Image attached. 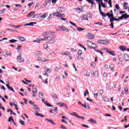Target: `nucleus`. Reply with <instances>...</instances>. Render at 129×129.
I'll return each mask as SVG.
<instances>
[{
  "label": "nucleus",
  "instance_id": "37998d69",
  "mask_svg": "<svg viewBox=\"0 0 129 129\" xmlns=\"http://www.w3.org/2000/svg\"><path fill=\"white\" fill-rule=\"evenodd\" d=\"M43 36H48L49 35V31L42 33Z\"/></svg>",
  "mask_w": 129,
  "mask_h": 129
},
{
  "label": "nucleus",
  "instance_id": "864d4df0",
  "mask_svg": "<svg viewBox=\"0 0 129 129\" xmlns=\"http://www.w3.org/2000/svg\"><path fill=\"white\" fill-rule=\"evenodd\" d=\"M70 24H71V25H72L73 26H75L76 27H77V25H76V24H75V23H74L71 21H70Z\"/></svg>",
  "mask_w": 129,
  "mask_h": 129
},
{
  "label": "nucleus",
  "instance_id": "4c0bfd02",
  "mask_svg": "<svg viewBox=\"0 0 129 129\" xmlns=\"http://www.w3.org/2000/svg\"><path fill=\"white\" fill-rule=\"evenodd\" d=\"M38 96L40 98H43V97H44V95L42 93H39Z\"/></svg>",
  "mask_w": 129,
  "mask_h": 129
},
{
  "label": "nucleus",
  "instance_id": "f3484780",
  "mask_svg": "<svg viewBox=\"0 0 129 129\" xmlns=\"http://www.w3.org/2000/svg\"><path fill=\"white\" fill-rule=\"evenodd\" d=\"M35 12H31L27 15V17L28 18H32L33 16L35 15Z\"/></svg>",
  "mask_w": 129,
  "mask_h": 129
},
{
  "label": "nucleus",
  "instance_id": "c756f323",
  "mask_svg": "<svg viewBox=\"0 0 129 129\" xmlns=\"http://www.w3.org/2000/svg\"><path fill=\"white\" fill-rule=\"evenodd\" d=\"M35 55L37 56V57H40V56L42 55V52L41 51H37L35 53Z\"/></svg>",
  "mask_w": 129,
  "mask_h": 129
},
{
  "label": "nucleus",
  "instance_id": "b1692460",
  "mask_svg": "<svg viewBox=\"0 0 129 129\" xmlns=\"http://www.w3.org/2000/svg\"><path fill=\"white\" fill-rule=\"evenodd\" d=\"M18 38H19L20 41L21 42H25V41H26V38L24 37L18 36Z\"/></svg>",
  "mask_w": 129,
  "mask_h": 129
},
{
  "label": "nucleus",
  "instance_id": "dca6fc26",
  "mask_svg": "<svg viewBox=\"0 0 129 129\" xmlns=\"http://www.w3.org/2000/svg\"><path fill=\"white\" fill-rule=\"evenodd\" d=\"M37 40H33V42L34 43H38V44H40V42L41 41H44V38H37Z\"/></svg>",
  "mask_w": 129,
  "mask_h": 129
},
{
  "label": "nucleus",
  "instance_id": "f03ea898",
  "mask_svg": "<svg viewBox=\"0 0 129 129\" xmlns=\"http://www.w3.org/2000/svg\"><path fill=\"white\" fill-rule=\"evenodd\" d=\"M97 42L99 44H102V45L109 44V40H98Z\"/></svg>",
  "mask_w": 129,
  "mask_h": 129
},
{
  "label": "nucleus",
  "instance_id": "58836bf2",
  "mask_svg": "<svg viewBox=\"0 0 129 129\" xmlns=\"http://www.w3.org/2000/svg\"><path fill=\"white\" fill-rule=\"evenodd\" d=\"M49 36H54V35H55V32L53 31H49Z\"/></svg>",
  "mask_w": 129,
  "mask_h": 129
},
{
  "label": "nucleus",
  "instance_id": "9b49d317",
  "mask_svg": "<svg viewBox=\"0 0 129 129\" xmlns=\"http://www.w3.org/2000/svg\"><path fill=\"white\" fill-rule=\"evenodd\" d=\"M127 14H125L122 15L121 17H118L119 20H122V19H127Z\"/></svg>",
  "mask_w": 129,
  "mask_h": 129
},
{
  "label": "nucleus",
  "instance_id": "4be33fe9",
  "mask_svg": "<svg viewBox=\"0 0 129 129\" xmlns=\"http://www.w3.org/2000/svg\"><path fill=\"white\" fill-rule=\"evenodd\" d=\"M33 106H34L35 112H39V111H40V109H39L37 105H33Z\"/></svg>",
  "mask_w": 129,
  "mask_h": 129
},
{
  "label": "nucleus",
  "instance_id": "3c124183",
  "mask_svg": "<svg viewBox=\"0 0 129 129\" xmlns=\"http://www.w3.org/2000/svg\"><path fill=\"white\" fill-rule=\"evenodd\" d=\"M78 55L79 56H80V55H82V51H81V50H79L78 51Z\"/></svg>",
  "mask_w": 129,
  "mask_h": 129
},
{
  "label": "nucleus",
  "instance_id": "f704fd0d",
  "mask_svg": "<svg viewBox=\"0 0 129 129\" xmlns=\"http://www.w3.org/2000/svg\"><path fill=\"white\" fill-rule=\"evenodd\" d=\"M70 54V53L69 52V51H66L64 52L61 53V55H67V56H68V55H69Z\"/></svg>",
  "mask_w": 129,
  "mask_h": 129
},
{
  "label": "nucleus",
  "instance_id": "a19ab883",
  "mask_svg": "<svg viewBox=\"0 0 129 129\" xmlns=\"http://www.w3.org/2000/svg\"><path fill=\"white\" fill-rule=\"evenodd\" d=\"M124 91L125 92V94H128V88H124Z\"/></svg>",
  "mask_w": 129,
  "mask_h": 129
},
{
  "label": "nucleus",
  "instance_id": "09e8293b",
  "mask_svg": "<svg viewBox=\"0 0 129 129\" xmlns=\"http://www.w3.org/2000/svg\"><path fill=\"white\" fill-rule=\"evenodd\" d=\"M18 40L15 39H11L9 40L10 43H14V42H17Z\"/></svg>",
  "mask_w": 129,
  "mask_h": 129
},
{
  "label": "nucleus",
  "instance_id": "e2e57ef3",
  "mask_svg": "<svg viewBox=\"0 0 129 129\" xmlns=\"http://www.w3.org/2000/svg\"><path fill=\"white\" fill-rule=\"evenodd\" d=\"M55 79H56V80H59L61 79V77L60 76H58L55 78Z\"/></svg>",
  "mask_w": 129,
  "mask_h": 129
},
{
  "label": "nucleus",
  "instance_id": "6e6d98bb",
  "mask_svg": "<svg viewBox=\"0 0 129 129\" xmlns=\"http://www.w3.org/2000/svg\"><path fill=\"white\" fill-rule=\"evenodd\" d=\"M91 67H93V68H95V63H94V62H93L92 63H91Z\"/></svg>",
  "mask_w": 129,
  "mask_h": 129
},
{
  "label": "nucleus",
  "instance_id": "1a4fd4ad",
  "mask_svg": "<svg viewBox=\"0 0 129 129\" xmlns=\"http://www.w3.org/2000/svg\"><path fill=\"white\" fill-rule=\"evenodd\" d=\"M81 73L84 76H90V73L86 71H84L82 72Z\"/></svg>",
  "mask_w": 129,
  "mask_h": 129
},
{
  "label": "nucleus",
  "instance_id": "f257e3e1",
  "mask_svg": "<svg viewBox=\"0 0 129 129\" xmlns=\"http://www.w3.org/2000/svg\"><path fill=\"white\" fill-rule=\"evenodd\" d=\"M43 41H46L47 44H54L56 42V36L50 37V36H46L43 39Z\"/></svg>",
  "mask_w": 129,
  "mask_h": 129
},
{
  "label": "nucleus",
  "instance_id": "20e7f679",
  "mask_svg": "<svg viewBox=\"0 0 129 129\" xmlns=\"http://www.w3.org/2000/svg\"><path fill=\"white\" fill-rule=\"evenodd\" d=\"M37 61H40V62H48L51 61V60L46 58V57H39L37 59Z\"/></svg>",
  "mask_w": 129,
  "mask_h": 129
},
{
  "label": "nucleus",
  "instance_id": "13d9d810",
  "mask_svg": "<svg viewBox=\"0 0 129 129\" xmlns=\"http://www.w3.org/2000/svg\"><path fill=\"white\" fill-rule=\"evenodd\" d=\"M60 128L67 129V127H66L65 126H64V125H61Z\"/></svg>",
  "mask_w": 129,
  "mask_h": 129
},
{
  "label": "nucleus",
  "instance_id": "72a5a7b5",
  "mask_svg": "<svg viewBox=\"0 0 129 129\" xmlns=\"http://www.w3.org/2000/svg\"><path fill=\"white\" fill-rule=\"evenodd\" d=\"M89 4H91V5H94V1L93 0H86Z\"/></svg>",
  "mask_w": 129,
  "mask_h": 129
},
{
  "label": "nucleus",
  "instance_id": "4468645a",
  "mask_svg": "<svg viewBox=\"0 0 129 129\" xmlns=\"http://www.w3.org/2000/svg\"><path fill=\"white\" fill-rule=\"evenodd\" d=\"M42 102H44L45 104H46V106H48V107H52V105H51L48 102L45 101V99H42Z\"/></svg>",
  "mask_w": 129,
  "mask_h": 129
},
{
  "label": "nucleus",
  "instance_id": "680f3d73",
  "mask_svg": "<svg viewBox=\"0 0 129 129\" xmlns=\"http://www.w3.org/2000/svg\"><path fill=\"white\" fill-rule=\"evenodd\" d=\"M113 21H114V17H112V18H111L110 19V23H113V22H113Z\"/></svg>",
  "mask_w": 129,
  "mask_h": 129
},
{
  "label": "nucleus",
  "instance_id": "7ed1b4c3",
  "mask_svg": "<svg viewBox=\"0 0 129 129\" xmlns=\"http://www.w3.org/2000/svg\"><path fill=\"white\" fill-rule=\"evenodd\" d=\"M17 60L19 63H24L25 62V58L22 55H18Z\"/></svg>",
  "mask_w": 129,
  "mask_h": 129
},
{
  "label": "nucleus",
  "instance_id": "ddd939ff",
  "mask_svg": "<svg viewBox=\"0 0 129 129\" xmlns=\"http://www.w3.org/2000/svg\"><path fill=\"white\" fill-rule=\"evenodd\" d=\"M93 43V42H92L91 41H89V40H88L87 41V45L88 48H89L90 49H91Z\"/></svg>",
  "mask_w": 129,
  "mask_h": 129
},
{
  "label": "nucleus",
  "instance_id": "39448f33",
  "mask_svg": "<svg viewBox=\"0 0 129 129\" xmlns=\"http://www.w3.org/2000/svg\"><path fill=\"white\" fill-rule=\"evenodd\" d=\"M57 111H58L57 107H53V109L50 110V113H53V114H57Z\"/></svg>",
  "mask_w": 129,
  "mask_h": 129
},
{
  "label": "nucleus",
  "instance_id": "aec40b11",
  "mask_svg": "<svg viewBox=\"0 0 129 129\" xmlns=\"http://www.w3.org/2000/svg\"><path fill=\"white\" fill-rule=\"evenodd\" d=\"M102 99L105 102H109V99L106 97H103Z\"/></svg>",
  "mask_w": 129,
  "mask_h": 129
},
{
  "label": "nucleus",
  "instance_id": "bb28decb",
  "mask_svg": "<svg viewBox=\"0 0 129 129\" xmlns=\"http://www.w3.org/2000/svg\"><path fill=\"white\" fill-rule=\"evenodd\" d=\"M46 120H47V121H49V122H50V123H51L53 125H56V123H55L54 121H53L52 119H46Z\"/></svg>",
  "mask_w": 129,
  "mask_h": 129
},
{
  "label": "nucleus",
  "instance_id": "603ef678",
  "mask_svg": "<svg viewBox=\"0 0 129 129\" xmlns=\"http://www.w3.org/2000/svg\"><path fill=\"white\" fill-rule=\"evenodd\" d=\"M11 120H13V121H14V119H13V117L11 116L8 119V121H11Z\"/></svg>",
  "mask_w": 129,
  "mask_h": 129
},
{
  "label": "nucleus",
  "instance_id": "cd10ccee",
  "mask_svg": "<svg viewBox=\"0 0 129 129\" xmlns=\"http://www.w3.org/2000/svg\"><path fill=\"white\" fill-rule=\"evenodd\" d=\"M6 86H7V88H8L9 90H11V91L15 92V90H14V89H13V88L10 87L9 84H6Z\"/></svg>",
  "mask_w": 129,
  "mask_h": 129
},
{
  "label": "nucleus",
  "instance_id": "393cba45",
  "mask_svg": "<svg viewBox=\"0 0 129 129\" xmlns=\"http://www.w3.org/2000/svg\"><path fill=\"white\" fill-rule=\"evenodd\" d=\"M127 7H128V4L127 2L124 3L123 8L124 10H127Z\"/></svg>",
  "mask_w": 129,
  "mask_h": 129
},
{
  "label": "nucleus",
  "instance_id": "bf43d9fd",
  "mask_svg": "<svg viewBox=\"0 0 129 129\" xmlns=\"http://www.w3.org/2000/svg\"><path fill=\"white\" fill-rule=\"evenodd\" d=\"M96 51L98 53H100V54H101V55H103V52H102V51L98 50H96Z\"/></svg>",
  "mask_w": 129,
  "mask_h": 129
},
{
  "label": "nucleus",
  "instance_id": "6ab92c4d",
  "mask_svg": "<svg viewBox=\"0 0 129 129\" xmlns=\"http://www.w3.org/2000/svg\"><path fill=\"white\" fill-rule=\"evenodd\" d=\"M91 74L93 76H98V72L97 71H92Z\"/></svg>",
  "mask_w": 129,
  "mask_h": 129
},
{
  "label": "nucleus",
  "instance_id": "c9c22d12",
  "mask_svg": "<svg viewBox=\"0 0 129 129\" xmlns=\"http://www.w3.org/2000/svg\"><path fill=\"white\" fill-rule=\"evenodd\" d=\"M71 115H73L74 116H76V117H78V115L77 114V113H75V112H73L72 113H70Z\"/></svg>",
  "mask_w": 129,
  "mask_h": 129
},
{
  "label": "nucleus",
  "instance_id": "0e129e2a",
  "mask_svg": "<svg viewBox=\"0 0 129 129\" xmlns=\"http://www.w3.org/2000/svg\"><path fill=\"white\" fill-rule=\"evenodd\" d=\"M44 49H48V48H49V46H48V45H44Z\"/></svg>",
  "mask_w": 129,
  "mask_h": 129
},
{
  "label": "nucleus",
  "instance_id": "473e14b6",
  "mask_svg": "<svg viewBox=\"0 0 129 129\" xmlns=\"http://www.w3.org/2000/svg\"><path fill=\"white\" fill-rule=\"evenodd\" d=\"M96 48H97V45L96 44H95V43H92V47L91 48L92 49H96Z\"/></svg>",
  "mask_w": 129,
  "mask_h": 129
},
{
  "label": "nucleus",
  "instance_id": "4d7b16f0",
  "mask_svg": "<svg viewBox=\"0 0 129 129\" xmlns=\"http://www.w3.org/2000/svg\"><path fill=\"white\" fill-rule=\"evenodd\" d=\"M82 126H83L84 127H86L87 128H89V126L88 125L85 124H82Z\"/></svg>",
  "mask_w": 129,
  "mask_h": 129
},
{
  "label": "nucleus",
  "instance_id": "a18cd8bd",
  "mask_svg": "<svg viewBox=\"0 0 129 129\" xmlns=\"http://www.w3.org/2000/svg\"><path fill=\"white\" fill-rule=\"evenodd\" d=\"M108 4L110 6V8H112V6L111 5V4H112L111 0H109Z\"/></svg>",
  "mask_w": 129,
  "mask_h": 129
},
{
  "label": "nucleus",
  "instance_id": "69168bd1",
  "mask_svg": "<svg viewBox=\"0 0 129 129\" xmlns=\"http://www.w3.org/2000/svg\"><path fill=\"white\" fill-rule=\"evenodd\" d=\"M33 4H34V3L32 2L31 3L28 4V6L29 7V9H30V7H31V6H32V5H33Z\"/></svg>",
  "mask_w": 129,
  "mask_h": 129
},
{
  "label": "nucleus",
  "instance_id": "338daca9",
  "mask_svg": "<svg viewBox=\"0 0 129 129\" xmlns=\"http://www.w3.org/2000/svg\"><path fill=\"white\" fill-rule=\"evenodd\" d=\"M6 55L11 56L12 55V54H11V53H9V52H8V51H6Z\"/></svg>",
  "mask_w": 129,
  "mask_h": 129
},
{
  "label": "nucleus",
  "instance_id": "774afa93",
  "mask_svg": "<svg viewBox=\"0 0 129 129\" xmlns=\"http://www.w3.org/2000/svg\"><path fill=\"white\" fill-rule=\"evenodd\" d=\"M115 8H116L117 10H119V6H118V5H115Z\"/></svg>",
  "mask_w": 129,
  "mask_h": 129
},
{
  "label": "nucleus",
  "instance_id": "f8f14e48",
  "mask_svg": "<svg viewBox=\"0 0 129 129\" xmlns=\"http://www.w3.org/2000/svg\"><path fill=\"white\" fill-rule=\"evenodd\" d=\"M47 17H48V14L45 13L44 15L41 16L39 19L40 20V21H42L43 19L47 18Z\"/></svg>",
  "mask_w": 129,
  "mask_h": 129
},
{
  "label": "nucleus",
  "instance_id": "49530a36",
  "mask_svg": "<svg viewBox=\"0 0 129 129\" xmlns=\"http://www.w3.org/2000/svg\"><path fill=\"white\" fill-rule=\"evenodd\" d=\"M5 11H6V9H5L0 10V15H3V14H4V13H5Z\"/></svg>",
  "mask_w": 129,
  "mask_h": 129
},
{
  "label": "nucleus",
  "instance_id": "a211bd4d",
  "mask_svg": "<svg viewBox=\"0 0 129 129\" xmlns=\"http://www.w3.org/2000/svg\"><path fill=\"white\" fill-rule=\"evenodd\" d=\"M60 30L64 32H67V33H69V30L68 29L65 28V27H61L60 28Z\"/></svg>",
  "mask_w": 129,
  "mask_h": 129
},
{
  "label": "nucleus",
  "instance_id": "2eb2a0df",
  "mask_svg": "<svg viewBox=\"0 0 129 129\" xmlns=\"http://www.w3.org/2000/svg\"><path fill=\"white\" fill-rule=\"evenodd\" d=\"M88 121L89 122H91V123H94L95 124H96V123H97V121H96V120H95L93 118H91V119H89Z\"/></svg>",
  "mask_w": 129,
  "mask_h": 129
},
{
  "label": "nucleus",
  "instance_id": "8fccbe9b",
  "mask_svg": "<svg viewBox=\"0 0 129 129\" xmlns=\"http://www.w3.org/2000/svg\"><path fill=\"white\" fill-rule=\"evenodd\" d=\"M16 49H17V50H18L19 51H20V50H21V49H22V46L18 45Z\"/></svg>",
  "mask_w": 129,
  "mask_h": 129
},
{
  "label": "nucleus",
  "instance_id": "052dcab7",
  "mask_svg": "<svg viewBox=\"0 0 129 129\" xmlns=\"http://www.w3.org/2000/svg\"><path fill=\"white\" fill-rule=\"evenodd\" d=\"M95 25H99V26H102V23L100 22H98V23H95Z\"/></svg>",
  "mask_w": 129,
  "mask_h": 129
},
{
  "label": "nucleus",
  "instance_id": "412c9836",
  "mask_svg": "<svg viewBox=\"0 0 129 129\" xmlns=\"http://www.w3.org/2000/svg\"><path fill=\"white\" fill-rule=\"evenodd\" d=\"M57 11L59 13H63L65 11V9L64 8H59L57 9Z\"/></svg>",
  "mask_w": 129,
  "mask_h": 129
},
{
  "label": "nucleus",
  "instance_id": "e433bc0d",
  "mask_svg": "<svg viewBox=\"0 0 129 129\" xmlns=\"http://www.w3.org/2000/svg\"><path fill=\"white\" fill-rule=\"evenodd\" d=\"M84 57L83 56H78L77 57V60H78L79 61V60H84Z\"/></svg>",
  "mask_w": 129,
  "mask_h": 129
},
{
  "label": "nucleus",
  "instance_id": "a878e982",
  "mask_svg": "<svg viewBox=\"0 0 129 129\" xmlns=\"http://www.w3.org/2000/svg\"><path fill=\"white\" fill-rule=\"evenodd\" d=\"M124 59L125 61H129V56L127 54H124Z\"/></svg>",
  "mask_w": 129,
  "mask_h": 129
},
{
  "label": "nucleus",
  "instance_id": "de8ad7c7",
  "mask_svg": "<svg viewBox=\"0 0 129 129\" xmlns=\"http://www.w3.org/2000/svg\"><path fill=\"white\" fill-rule=\"evenodd\" d=\"M109 68H110V70H113V68H114V66L113 64H111L109 66Z\"/></svg>",
  "mask_w": 129,
  "mask_h": 129
},
{
  "label": "nucleus",
  "instance_id": "423d86ee",
  "mask_svg": "<svg viewBox=\"0 0 129 129\" xmlns=\"http://www.w3.org/2000/svg\"><path fill=\"white\" fill-rule=\"evenodd\" d=\"M99 11L100 12L102 17H104V18L106 17V14H105V13L101 12V5H100V3H99Z\"/></svg>",
  "mask_w": 129,
  "mask_h": 129
},
{
  "label": "nucleus",
  "instance_id": "ea45409f",
  "mask_svg": "<svg viewBox=\"0 0 129 129\" xmlns=\"http://www.w3.org/2000/svg\"><path fill=\"white\" fill-rule=\"evenodd\" d=\"M78 45L80 47H82V48H83V49L85 50V51H86V48H85V47H84L83 45H82V44L79 43V44H78Z\"/></svg>",
  "mask_w": 129,
  "mask_h": 129
},
{
  "label": "nucleus",
  "instance_id": "9d476101",
  "mask_svg": "<svg viewBox=\"0 0 129 129\" xmlns=\"http://www.w3.org/2000/svg\"><path fill=\"white\" fill-rule=\"evenodd\" d=\"M87 37L88 38V39H90V40H92L94 39V35L90 34V33H88L87 34Z\"/></svg>",
  "mask_w": 129,
  "mask_h": 129
},
{
  "label": "nucleus",
  "instance_id": "79ce46f5",
  "mask_svg": "<svg viewBox=\"0 0 129 129\" xmlns=\"http://www.w3.org/2000/svg\"><path fill=\"white\" fill-rule=\"evenodd\" d=\"M34 25H36V24H37V22H31V23H29V26H34Z\"/></svg>",
  "mask_w": 129,
  "mask_h": 129
},
{
  "label": "nucleus",
  "instance_id": "5701e85b",
  "mask_svg": "<svg viewBox=\"0 0 129 129\" xmlns=\"http://www.w3.org/2000/svg\"><path fill=\"white\" fill-rule=\"evenodd\" d=\"M119 49H120V50L121 51H122L123 52L126 50V48L125 47V46H119Z\"/></svg>",
  "mask_w": 129,
  "mask_h": 129
},
{
  "label": "nucleus",
  "instance_id": "2f4dec72",
  "mask_svg": "<svg viewBox=\"0 0 129 129\" xmlns=\"http://www.w3.org/2000/svg\"><path fill=\"white\" fill-rule=\"evenodd\" d=\"M57 105H59L60 107L64 106V103H62V102H58L56 103Z\"/></svg>",
  "mask_w": 129,
  "mask_h": 129
},
{
  "label": "nucleus",
  "instance_id": "c85d7f7f",
  "mask_svg": "<svg viewBox=\"0 0 129 129\" xmlns=\"http://www.w3.org/2000/svg\"><path fill=\"white\" fill-rule=\"evenodd\" d=\"M77 28V31H78V32H82V31H84V28H82L81 27H76Z\"/></svg>",
  "mask_w": 129,
  "mask_h": 129
},
{
  "label": "nucleus",
  "instance_id": "0eeeda50",
  "mask_svg": "<svg viewBox=\"0 0 129 129\" xmlns=\"http://www.w3.org/2000/svg\"><path fill=\"white\" fill-rule=\"evenodd\" d=\"M50 2H51V0H47L45 2H44L43 4L41 6V8L44 9V8H46V7L47 6V5L49 4Z\"/></svg>",
  "mask_w": 129,
  "mask_h": 129
},
{
  "label": "nucleus",
  "instance_id": "5fc2aeb1",
  "mask_svg": "<svg viewBox=\"0 0 129 129\" xmlns=\"http://www.w3.org/2000/svg\"><path fill=\"white\" fill-rule=\"evenodd\" d=\"M102 8H104V9H106L107 7L106 6H105V3H103L102 5H101Z\"/></svg>",
  "mask_w": 129,
  "mask_h": 129
},
{
  "label": "nucleus",
  "instance_id": "c03bdc74",
  "mask_svg": "<svg viewBox=\"0 0 129 129\" xmlns=\"http://www.w3.org/2000/svg\"><path fill=\"white\" fill-rule=\"evenodd\" d=\"M19 122L22 125H25V122L24 121H23L22 120H20Z\"/></svg>",
  "mask_w": 129,
  "mask_h": 129
},
{
  "label": "nucleus",
  "instance_id": "6e6552de",
  "mask_svg": "<svg viewBox=\"0 0 129 129\" xmlns=\"http://www.w3.org/2000/svg\"><path fill=\"white\" fill-rule=\"evenodd\" d=\"M53 16L57 17V18H59V17H64L65 15L64 14H61V13L58 12V13H55L52 14Z\"/></svg>",
  "mask_w": 129,
  "mask_h": 129
},
{
  "label": "nucleus",
  "instance_id": "7c9ffc66",
  "mask_svg": "<svg viewBox=\"0 0 129 129\" xmlns=\"http://www.w3.org/2000/svg\"><path fill=\"white\" fill-rule=\"evenodd\" d=\"M35 115L37 116H41V117H44V115H42L41 113H38V112H35Z\"/></svg>",
  "mask_w": 129,
  "mask_h": 129
}]
</instances>
